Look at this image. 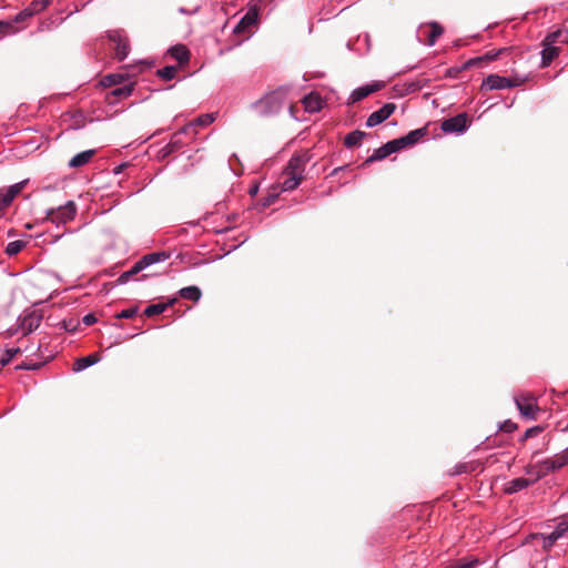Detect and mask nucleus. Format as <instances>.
Returning <instances> with one entry per match:
<instances>
[{
  "mask_svg": "<svg viewBox=\"0 0 568 568\" xmlns=\"http://www.w3.org/2000/svg\"><path fill=\"white\" fill-rule=\"evenodd\" d=\"M311 158L308 151L296 153L291 158L284 171H286V174L304 176L305 166Z\"/></svg>",
  "mask_w": 568,
  "mask_h": 568,
  "instance_id": "39448f33",
  "label": "nucleus"
},
{
  "mask_svg": "<svg viewBox=\"0 0 568 568\" xmlns=\"http://www.w3.org/2000/svg\"><path fill=\"white\" fill-rule=\"evenodd\" d=\"M304 109L307 112L320 111L323 106V100L317 93H310L302 100Z\"/></svg>",
  "mask_w": 568,
  "mask_h": 568,
  "instance_id": "a211bd4d",
  "label": "nucleus"
},
{
  "mask_svg": "<svg viewBox=\"0 0 568 568\" xmlns=\"http://www.w3.org/2000/svg\"><path fill=\"white\" fill-rule=\"evenodd\" d=\"M532 469H535L536 473V481L545 476H547L549 473H554L559 468L558 464L555 463V456L552 458L545 459L542 462L537 463L535 466L529 467L527 469V473H531Z\"/></svg>",
  "mask_w": 568,
  "mask_h": 568,
  "instance_id": "9b49d317",
  "label": "nucleus"
},
{
  "mask_svg": "<svg viewBox=\"0 0 568 568\" xmlns=\"http://www.w3.org/2000/svg\"><path fill=\"white\" fill-rule=\"evenodd\" d=\"M258 10L256 7L250 8L245 16L237 22L233 32L240 34L245 32L250 27L254 26L257 21Z\"/></svg>",
  "mask_w": 568,
  "mask_h": 568,
  "instance_id": "f8f14e48",
  "label": "nucleus"
},
{
  "mask_svg": "<svg viewBox=\"0 0 568 568\" xmlns=\"http://www.w3.org/2000/svg\"><path fill=\"white\" fill-rule=\"evenodd\" d=\"M348 168V164L344 165V166H338V168H335L332 172H331V176L333 175H336L338 172L345 170Z\"/></svg>",
  "mask_w": 568,
  "mask_h": 568,
  "instance_id": "5fc2aeb1",
  "label": "nucleus"
},
{
  "mask_svg": "<svg viewBox=\"0 0 568 568\" xmlns=\"http://www.w3.org/2000/svg\"><path fill=\"white\" fill-rule=\"evenodd\" d=\"M428 130L426 126L410 131L405 135V140L409 146L416 144L420 139L426 136Z\"/></svg>",
  "mask_w": 568,
  "mask_h": 568,
  "instance_id": "bb28decb",
  "label": "nucleus"
},
{
  "mask_svg": "<svg viewBox=\"0 0 568 568\" xmlns=\"http://www.w3.org/2000/svg\"><path fill=\"white\" fill-rule=\"evenodd\" d=\"M124 79L123 74H110L105 78V81H108L109 84L115 85L120 84Z\"/></svg>",
  "mask_w": 568,
  "mask_h": 568,
  "instance_id": "3c124183",
  "label": "nucleus"
},
{
  "mask_svg": "<svg viewBox=\"0 0 568 568\" xmlns=\"http://www.w3.org/2000/svg\"><path fill=\"white\" fill-rule=\"evenodd\" d=\"M393 145H390L389 142L385 143L384 145H382L381 148L376 149L374 151V153L368 156L362 164L361 166L362 168H365L367 165H369L371 163L375 162V161H381L385 158H387L388 155H390L392 153H394V150L392 148Z\"/></svg>",
  "mask_w": 568,
  "mask_h": 568,
  "instance_id": "ddd939ff",
  "label": "nucleus"
},
{
  "mask_svg": "<svg viewBox=\"0 0 568 568\" xmlns=\"http://www.w3.org/2000/svg\"><path fill=\"white\" fill-rule=\"evenodd\" d=\"M138 311H139L138 306L130 307L128 310H123L116 315V318H132L133 316H135L138 314Z\"/></svg>",
  "mask_w": 568,
  "mask_h": 568,
  "instance_id": "37998d69",
  "label": "nucleus"
},
{
  "mask_svg": "<svg viewBox=\"0 0 568 568\" xmlns=\"http://www.w3.org/2000/svg\"><path fill=\"white\" fill-rule=\"evenodd\" d=\"M26 246L23 241H13L7 245L6 253L10 256L18 254Z\"/></svg>",
  "mask_w": 568,
  "mask_h": 568,
  "instance_id": "72a5a7b5",
  "label": "nucleus"
},
{
  "mask_svg": "<svg viewBox=\"0 0 568 568\" xmlns=\"http://www.w3.org/2000/svg\"><path fill=\"white\" fill-rule=\"evenodd\" d=\"M367 135L366 132H363V131H359V130H355L351 133H348L345 139H344V145L346 148H355V146H358L361 145L363 139Z\"/></svg>",
  "mask_w": 568,
  "mask_h": 568,
  "instance_id": "4be33fe9",
  "label": "nucleus"
},
{
  "mask_svg": "<svg viewBox=\"0 0 568 568\" xmlns=\"http://www.w3.org/2000/svg\"><path fill=\"white\" fill-rule=\"evenodd\" d=\"M487 63H486L485 59H483V55H481V57H476V58L469 59L462 65V69H469L473 67H483Z\"/></svg>",
  "mask_w": 568,
  "mask_h": 568,
  "instance_id": "e433bc0d",
  "label": "nucleus"
},
{
  "mask_svg": "<svg viewBox=\"0 0 568 568\" xmlns=\"http://www.w3.org/2000/svg\"><path fill=\"white\" fill-rule=\"evenodd\" d=\"M396 104L388 102L384 104L379 110L373 112L366 120V125L373 128L387 120L396 110Z\"/></svg>",
  "mask_w": 568,
  "mask_h": 568,
  "instance_id": "0eeeda50",
  "label": "nucleus"
},
{
  "mask_svg": "<svg viewBox=\"0 0 568 568\" xmlns=\"http://www.w3.org/2000/svg\"><path fill=\"white\" fill-rule=\"evenodd\" d=\"M99 361H100L99 354H97V353L90 354L85 357L78 358L74 363L73 369L77 372L82 371V369L98 363Z\"/></svg>",
  "mask_w": 568,
  "mask_h": 568,
  "instance_id": "5701e85b",
  "label": "nucleus"
},
{
  "mask_svg": "<svg viewBox=\"0 0 568 568\" xmlns=\"http://www.w3.org/2000/svg\"><path fill=\"white\" fill-rule=\"evenodd\" d=\"M544 429L545 428L540 425L530 427L525 432V434L523 435V437L520 438L519 442L524 444L527 439L536 437L539 434H541L544 432Z\"/></svg>",
  "mask_w": 568,
  "mask_h": 568,
  "instance_id": "f704fd0d",
  "label": "nucleus"
},
{
  "mask_svg": "<svg viewBox=\"0 0 568 568\" xmlns=\"http://www.w3.org/2000/svg\"><path fill=\"white\" fill-rule=\"evenodd\" d=\"M175 300L173 298L169 303L152 304L144 310V315L152 317L154 315L162 314L169 306H172Z\"/></svg>",
  "mask_w": 568,
  "mask_h": 568,
  "instance_id": "393cba45",
  "label": "nucleus"
},
{
  "mask_svg": "<svg viewBox=\"0 0 568 568\" xmlns=\"http://www.w3.org/2000/svg\"><path fill=\"white\" fill-rule=\"evenodd\" d=\"M179 295L184 300L197 302L202 296V292L197 286L192 285L181 288Z\"/></svg>",
  "mask_w": 568,
  "mask_h": 568,
  "instance_id": "b1692460",
  "label": "nucleus"
},
{
  "mask_svg": "<svg viewBox=\"0 0 568 568\" xmlns=\"http://www.w3.org/2000/svg\"><path fill=\"white\" fill-rule=\"evenodd\" d=\"M303 180H304V176H297L295 174H286V171H284L283 181H282V190L283 191H293L301 184V182Z\"/></svg>",
  "mask_w": 568,
  "mask_h": 568,
  "instance_id": "412c9836",
  "label": "nucleus"
},
{
  "mask_svg": "<svg viewBox=\"0 0 568 568\" xmlns=\"http://www.w3.org/2000/svg\"><path fill=\"white\" fill-rule=\"evenodd\" d=\"M26 182L16 183L7 189L0 190V211L6 210L14 197L23 190Z\"/></svg>",
  "mask_w": 568,
  "mask_h": 568,
  "instance_id": "1a4fd4ad",
  "label": "nucleus"
},
{
  "mask_svg": "<svg viewBox=\"0 0 568 568\" xmlns=\"http://www.w3.org/2000/svg\"><path fill=\"white\" fill-rule=\"evenodd\" d=\"M31 13L30 11L27 10V8L22 11H20L14 18H13V22L14 23H21V22H24L26 20H28L29 18H31Z\"/></svg>",
  "mask_w": 568,
  "mask_h": 568,
  "instance_id": "09e8293b",
  "label": "nucleus"
},
{
  "mask_svg": "<svg viewBox=\"0 0 568 568\" xmlns=\"http://www.w3.org/2000/svg\"><path fill=\"white\" fill-rule=\"evenodd\" d=\"M182 146V143L180 141L172 140L170 143H168L164 148L160 151V156L162 159L169 156L170 154L174 153Z\"/></svg>",
  "mask_w": 568,
  "mask_h": 568,
  "instance_id": "7c9ffc66",
  "label": "nucleus"
},
{
  "mask_svg": "<svg viewBox=\"0 0 568 568\" xmlns=\"http://www.w3.org/2000/svg\"><path fill=\"white\" fill-rule=\"evenodd\" d=\"M516 405L520 414L529 419H536L539 412V407L536 400L531 396H518L516 397Z\"/></svg>",
  "mask_w": 568,
  "mask_h": 568,
  "instance_id": "423d86ee",
  "label": "nucleus"
},
{
  "mask_svg": "<svg viewBox=\"0 0 568 568\" xmlns=\"http://www.w3.org/2000/svg\"><path fill=\"white\" fill-rule=\"evenodd\" d=\"M43 366V363H22L18 366H16V369H31V371H34V369H39Z\"/></svg>",
  "mask_w": 568,
  "mask_h": 568,
  "instance_id": "8fccbe9b",
  "label": "nucleus"
},
{
  "mask_svg": "<svg viewBox=\"0 0 568 568\" xmlns=\"http://www.w3.org/2000/svg\"><path fill=\"white\" fill-rule=\"evenodd\" d=\"M424 28H428L429 32L427 34L426 43L428 45H434L436 40L444 33V28L436 21L428 22L426 24H422L419 30Z\"/></svg>",
  "mask_w": 568,
  "mask_h": 568,
  "instance_id": "4468645a",
  "label": "nucleus"
},
{
  "mask_svg": "<svg viewBox=\"0 0 568 568\" xmlns=\"http://www.w3.org/2000/svg\"><path fill=\"white\" fill-rule=\"evenodd\" d=\"M552 532L558 539L565 537L568 534V521H560Z\"/></svg>",
  "mask_w": 568,
  "mask_h": 568,
  "instance_id": "58836bf2",
  "label": "nucleus"
},
{
  "mask_svg": "<svg viewBox=\"0 0 568 568\" xmlns=\"http://www.w3.org/2000/svg\"><path fill=\"white\" fill-rule=\"evenodd\" d=\"M214 120H215V114L214 113L202 114L193 123H190L189 125L184 126L183 128V132H187L190 129H192L195 125H197V126H206V125L213 123Z\"/></svg>",
  "mask_w": 568,
  "mask_h": 568,
  "instance_id": "a878e982",
  "label": "nucleus"
},
{
  "mask_svg": "<svg viewBox=\"0 0 568 568\" xmlns=\"http://www.w3.org/2000/svg\"><path fill=\"white\" fill-rule=\"evenodd\" d=\"M465 69H462V67H453V68H449L447 71H446V75L447 77H450V78H457L458 74L464 71Z\"/></svg>",
  "mask_w": 568,
  "mask_h": 568,
  "instance_id": "603ef678",
  "label": "nucleus"
},
{
  "mask_svg": "<svg viewBox=\"0 0 568 568\" xmlns=\"http://www.w3.org/2000/svg\"><path fill=\"white\" fill-rule=\"evenodd\" d=\"M478 564H479V560L477 558H473L470 560L462 559L457 562L455 568H475Z\"/></svg>",
  "mask_w": 568,
  "mask_h": 568,
  "instance_id": "a19ab883",
  "label": "nucleus"
},
{
  "mask_svg": "<svg viewBox=\"0 0 568 568\" xmlns=\"http://www.w3.org/2000/svg\"><path fill=\"white\" fill-rule=\"evenodd\" d=\"M516 84L517 83L513 82V80L509 78L500 77L498 74H490L484 80L481 90H500L513 88Z\"/></svg>",
  "mask_w": 568,
  "mask_h": 568,
  "instance_id": "6e6552de",
  "label": "nucleus"
},
{
  "mask_svg": "<svg viewBox=\"0 0 568 568\" xmlns=\"http://www.w3.org/2000/svg\"><path fill=\"white\" fill-rule=\"evenodd\" d=\"M133 91V83H130V84H125L121 88H116L114 90H112L110 92V94L112 97H114L115 99H124V98H128L129 95H131Z\"/></svg>",
  "mask_w": 568,
  "mask_h": 568,
  "instance_id": "c85d7f7f",
  "label": "nucleus"
},
{
  "mask_svg": "<svg viewBox=\"0 0 568 568\" xmlns=\"http://www.w3.org/2000/svg\"><path fill=\"white\" fill-rule=\"evenodd\" d=\"M20 352H21V351H20V348H9V349H7V351L4 352V354H3V355L1 356V358H0V364H1V366H6V365H8V364L12 361V358H13L17 354H19Z\"/></svg>",
  "mask_w": 568,
  "mask_h": 568,
  "instance_id": "c9c22d12",
  "label": "nucleus"
},
{
  "mask_svg": "<svg viewBox=\"0 0 568 568\" xmlns=\"http://www.w3.org/2000/svg\"><path fill=\"white\" fill-rule=\"evenodd\" d=\"M507 49H499L497 51H488L483 55V59H485L486 63L496 60L504 51Z\"/></svg>",
  "mask_w": 568,
  "mask_h": 568,
  "instance_id": "a18cd8bd",
  "label": "nucleus"
},
{
  "mask_svg": "<svg viewBox=\"0 0 568 568\" xmlns=\"http://www.w3.org/2000/svg\"><path fill=\"white\" fill-rule=\"evenodd\" d=\"M169 257H170V253H166V252H153V253L146 254V255L142 256L129 271H126V275H129L131 278L134 275H136L138 273H140L141 271H143L144 268H146L148 266H150L154 263L163 262V261L168 260Z\"/></svg>",
  "mask_w": 568,
  "mask_h": 568,
  "instance_id": "20e7f679",
  "label": "nucleus"
},
{
  "mask_svg": "<svg viewBox=\"0 0 568 568\" xmlns=\"http://www.w3.org/2000/svg\"><path fill=\"white\" fill-rule=\"evenodd\" d=\"M130 52V42L129 39H124L122 42L118 43L115 47V58L120 61L124 60Z\"/></svg>",
  "mask_w": 568,
  "mask_h": 568,
  "instance_id": "cd10ccee",
  "label": "nucleus"
},
{
  "mask_svg": "<svg viewBox=\"0 0 568 568\" xmlns=\"http://www.w3.org/2000/svg\"><path fill=\"white\" fill-rule=\"evenodd\" d=\"M40 1L43 4V9H45L52 2V0H40Z\"/></svg>",
  "mask_w": 568,
  "mask_h": 568,
  "instance_id": "4d7b16f0",
  "label": "nucleus"
},
{
  "mask_svg": "<svg viewBox=\"0 0 568 568\" xmlns=\"http://www.w3.org/2000/svg\"><path fill=\"white\" fill-rule=\"evenodd\" d=\"M178 72V67L168 65L163 69L158 70V75L163 80H172Z\"/></svg>",
  "mask_w": 568,
  "mask_h": 568,
  "instance_id": "2f4dec72",
  "label": "nucleus"
},
{
  "mask_svg": "<svg viewBox=\"0 0 568 568\" xmlns=\"http://www.w3.org/2000/svg\"><path fill=\"white\" fill-rule=\"evenodd\" d=\"M284 101L285 91L277 90L258 100L254 108L260 115L268 116L277 114L282 110Z\"/></svg>",
  "mask_w": 568,
  "mask_h": 568,
  "instance_id": "f257e3e1",
  "label": "nucleus"
},
{
  "mask_svg": "<svg viewBox=\"0 0 568 568\" xmlns=\"http://www.w3.org/2000/svg\"><path fill=\"white\" fill-rule=\"evenodd\" d=\"M465 469V466H462L460 469H457L456 473H462Z\"/></svg>",
  "mask_w": 568,
  "mask_h": 568,
  "instance_id": "13d9d810",
  "label": "nucleus"
},
{
  "mask_svg": "<svg viewBox=\"0 0 568 568\" xmlns=\"http://www.w3.org/2000/svg\"><path fill=\"white\" fill-rule=\"evenodd\" d=\"M517 424L513 423L511 420H505L500 426L499 429L505 433H513L517 429Z\"/></svg>",
  "mask_w": 568,
  "mask_h": 568,
  "instance_id": "de8ad7c7",
  "label": "nucleus"
},
{
  "mask_svg": "<svg viewBox=\"0 0 568 568\" xmlns=\"http://www.w3.org/2000/svg\"><path fill=\"white\" fill-rule=\"evenodd\" d=\"M77 214V205L73 201L67 202L58 209H50L47 212L45 221H50L57 225L65 224L74 219Z\"/></svg>",
  "mask_w": 568,
  "mask_h": 568,
  "instance_id": "f03ea898",
  "label": "nucleus"
},
{
  "mask_svg": "<svg viewBox=\"0 0 568 568\" xmlns=\"http://www.w3.org/2000/svg\"><path fill=\"white\" fill-rule=\"evenodd\" d=\"M384 87H385V82L376 81V82H373L372 84H367V85L357 88L351 94V98H349L351 103L358 102V101L365 99L366 97H368L369 94L382 90Z\"/></svg>",
  "mask_w": 568,
  "mask_h": 568,
  "instance_id": "9d476101",
  "label": "nucleus"
},
{
  "mask_svg": "<svg viewBox=\"0 0 568 568\" xmlns=\"http://www.w3.org/2000/svg\"><path fill=\"white\" fill-rule=\"evenodd\" d=\"M169 53L175 59L180 65H183L190 60V51L184 44H176L169 50Z\"/></svg>",
  "mask_w": 568,
  "mask_h": 568,
  "instance_id": "f3484780",
  "label": "nucleus"
},
{
  "mask_svg": "<svg viewBox=\"0 0 568 568\" xmlns=\"http://www.w3.org/2000/svg\"><path fill=\"white\" fill-rule=\"evenodd\" d=\"M30 11L31 16L41 12L43 9V4L40 0L32 1L31 4L27 8Z\"/></svg>",
  "mask_w": 568,
  "mask_h": 568,
  "instance_id": "49530a36",
  "label": "nucleus"
},
{
  "mask_svg": "<svg viewBox=\"0 0 568 568\" xmlns=\"http://www.w3.org/2000/svg\"><path fill=\"white\" fill-rule=\"evenodd\" d=\"M557 540H558V538L554 535V532H551L547 536H544L542 548L545 550H549L555 545V542Z\"/></svg>",
  "mask_w": 568,
  "mask_h": 568,
  "instance_id": "c03bdc74",
  "label": "nucleus"
},
{
  "mask_svg": "<svg viewBox=\"0 0 568 568\" xmlns=\"http://www.w3.org/2000/svg\"><path fill=\"white\" fill-rule=\"evenodd\" d=\"M389 143H390V145H393L392 148H393L394 152H397L402 149L409 146L405 140V136L392 140V141H389Z\"/></svg>",
  "mask_w": 568,
  "mask_h": 568,
  "instance_id": "ea45409f",
  "label": "nucleus"
},
{
  "mask_svg": "<svg viewBox=\"0 0 568 568\" xmlns=\"http://www.w3.org/2000/svg\"><path fill=\"white\" fill-rule=\"evenodd\" d=\"M556 43H568V29H558L554 32H550L542 40V45Z\"/></svg>",
  "mask_w": 568,
  "mask_h": 568,
  "instance_id": "dca6fc26",
  "label": "nucleus"
},
{
  "mask_svg": "<svg viewBox=\"0 0 568 568\" xmlns=\"http://www.w3.org/2000/svg\"><path fill=\"white\" fill-rule=\"evenodd\" d=\"M536 480L527 479V478H515L507 483L505 487L506 494H515L523 489H526L527 487L531 486Z\"/></svg>",
  "mask_w": 568,
  "mask_h": 568,
  "instance_id": "2eb2a0df",
  "label": "nucleus"
},
{
  "mask_svg": "<svg viewBox=\"0 0 568 568\" xmlns=\"http://www.w3.org/2000/svg\"><path fill=\"white\" fill-rule=\"evenodd\" d=\"M82 321L85 325L90 326L97 322V317L94 314H87Z\"/></svg>",
  "mask_w": 568,
  "mask_h": 568,
  "instance_id": "864d4df0",
  "label": "nucleus"
},
{
  "mask_svg": "<svg viewBox=\"0 0 568 568\" xmlns=\"http://www.w3.org/2000/svg\"><path fill=\"white\" fill-rule=\"evenodd\" d=\"M130 280V276L126 275V272L122 273L118 280L120 283H126Z\"/></svg>",
  "mask_w": 568,
  "mask_h": 568,
  "instance_id": "6e6d98bb",
  "label": "nucleus"
},
{
  "mask_svg": "<svg viewBox=\"0 0 568 568\" xmlns=\"http://www.w3.org/2000/svg\"><path fill=\"white\" fill-rule=\"evenodd\" d=\"M108 38L111 42L115 43L116 47L118 43L122 42L128 37H125L120 30H112L108 32Z\"/></svg>",
  "mask_w": 568,
  "mask_h": 568,
  "instance_id": "4c0bfd02",
  "label": "nucleus"
},
{
  "mask_svg": "<svg viewBox=\"0 0 568 568\" xmlns=\"http://www.w3.org/2000/svg\"><path fill=\"white\" fill-rule=\"evenodd\" d=\"M555 463L558 464L559 468L568 465V448L560 454L555 455Z\"/></svg>",
  "mask_w": 568,
  "mask_h": 568,
  "instance_id": "79ce46f5",
  "label": "nucleus"
},
{
  "mask_svg": "<svg viewBox=\"0 0 568 568\" xmlns=\"http://www.w3.org/2000/svg\"><path fill=\"white\" fill-rule=\"evenodd\" d=\"M19 29L16 27L13 20L10 21H0V37L7 34L17 33Z\"/></svg>",
  "mask_w": 568,
  "mask_h": 568,
  "instance_id": "c756f323",
  "label": "nucleus"
},
{
  "mask_svg": "<svg viewBox=\"0 0 568 568\" xmlns=\"http://www.w3.org/2000/svg\"><path fill=\"white\" fill-rule=\"evenodd\" d=\"M470 122L471 120L467 113H459L456 116L445 119L440 129L445 133H463L468 129Z\"/></svg>",
  "mask_w": 568,
  "mask_h": 568,
  "instance_id": "7ed1b4c3",
  "label": "nucleus"
},
{
  "mask_svg": "<svg viewBox=\"0 0 568 568\" xmlns=\"http://www.w3.org/2000/svg\"><path fill=\"white\" fill-rule=\"evenodd\" d=\"M560 52V48L555 44L544 45V50L541 51V67H548L552 60L558 57Z\"/></svg>",
  "mask_w": 568,
  "mask_h": 568,
  "instance_id": "6ab92c4d",
  "label": "nucleus"
},
{
  "mask_svg": "<svg viewBox=\"0 0 568 568\" xmlns=\"http://www.w3.org/2000/svg\"><path fill=\"white\" fill-rule=\"evenodd\" d=\"M95 154V151L94 150H87V151H83L81 153H78L77 155H74L70 162H69V166L70 168H80V166H83L84 164H87L91 159L92 156Z\"/></svg>",
  "mask_w": 568,
  "mask_h": 568,
  "instance_id": "aec40b11",
  "label": "nucleus"
},
{
  "mask_svg": "<svg viewBox=\"0 0 568 568\" xmlns=\"http://www.w3.org/2000/svg\"><path fill=\"white\" fill-rule=\"evenodd\" d=\"M40 325V318L39 317H26L22 322V328L26 329L28 333H31L32 331L37 329Z\"/></svg>",
  "mask_w": 568,
  "mask_h": 568,
  "instance_id": "473e14b6",
  "label": "nucleus"
}]
</instances>
